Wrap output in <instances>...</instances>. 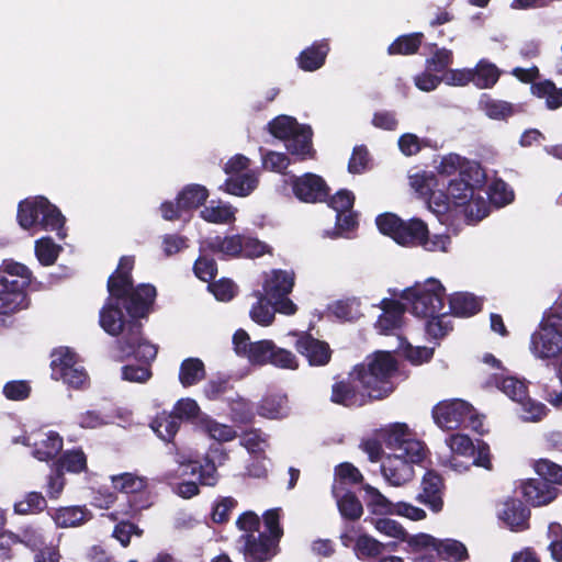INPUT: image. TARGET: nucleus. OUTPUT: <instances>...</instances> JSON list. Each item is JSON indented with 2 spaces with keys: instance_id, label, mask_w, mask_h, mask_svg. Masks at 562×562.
Segmentation results:
<instances>
[{
  "instance_id": "nucleus-27",
  "label": "nucleus",
  "mask_w": 562,
  "mask_h": 562,
  "mask_svg": "<svg viewBox=\"0 0 562 562\" xmlns=\"http://www.w3.org/2000/svg\"><path fill=\"white\" fill-rule=\"evenodd\" d=\"M57 528H77L90 521L92 513L86 506H61L48 512Z\"/></svg>"
},
{
  "instance_id": "nucleus-25",
  "label": "nucleus",
  "mask_w": 562,
  "mask_h": 562,
  "mask_svg": "<svg viewBox=\"0 0 562 562\" xmlns=\"http://www.w3.org/2000/svg\"><path fill=\"white\" fill-rule=\"evenodd\" d=\"M135 266L134 256H122L119 260L115 271L109 277L106 282L108 293L112 299H120L125 290L134 284L132 271Z\"/></svg>"
},
{
  "instance_id": "nucleus-29",
  "label": "nucleus",
  "mask_w": 562,
  "mask_h": 562,
  "mask_svg": "<svg viewBox=\"0 0 562 562\" xmlns=\"http://www.w3.org/2000/svg\"><path fill=\"white\" fill-rule=\"evenodd\" d=\"M329 50L330 47L327 40L315 41L296 57L299 68L307 72L319 69L324 66Z\"/></svg>"
},
{
  "instance_id": "nucleus-32",
  "label": "nucleus",
  "mask_w": 562,
  "mask_h": 562,
  "mask_svg": "<svg viewBox=\"0 0 562 562\" xmlns=\"http://www.w3.org/2000/svg\"><path fill=\"white\" fill-rule=\"evenodd\" d=\"M228 176L225 182L220 186V190L231 195L248 196L259 183L258 177L254 171Z\"/></svg>"
},
{
  "instance_id": "nucleus-57",
  "label": "nucleus",
  "mask_w": 562,
  "mask_h": 562,
  "mask_svg": "<svg viewBox=\"0 0 562 562\" xmlns=\"http://www.w3.org/2000/svg\"><path fill=\"white\" fill-rule=\"evenodd\" d=\"M47 507V502L41 492H29L23 501L14 504V513L19 515L38 514Z\"/></svg>"
},
{
  "instance_id": "nucleus-34",
  "label": "nucleus",
  "mask_w": 562,
  "mask_h": 562,
  "mask_svg": "<svg viewBox=\"0 0 562 562\" xmlns=\"http://www.w3.org/2000/svg\"><path fill=\"white\" fill-rule=\"evenodd\" d=\"M472 70L473 85L479 89H492L503 74L494 63L486 58L480 59Z\"/></svg>"
},
{
  "instance_id": "nucleus-59",
  "label": "nucleus",
  "mask_w": 562,
  "mask_h": 562,
  "mask_svg": "<svg viewBox=\"0 0 562 562\" xmlns=\"http://www.w3.org/2000/svg\"><path fill=\"white\" fill-rule=\"evenodd\" d=\"M363 482V475L350 462H342L335 468V483L333 485H356Z\"/></svg>"
},
{
  "instance_id": "nucleus-61",
  "label": "nucleus",
  "mask_w": 562,
  "mask_h": 562,
  "mask_svg": "<svg viewBox=\"0 0 562 562\" xmlns=\"http://www.w3.org/2000/svg\"><path fill=\"white\" fill-rule=\"evenodd\" d=\"M171 413L176 417V419L181 423L183 422H193L199 418L201 409L198 405L196 401L186 397L180 398L176 402L172 407Z\"/></svg>"
},
{
  "instance_id": "nucleus-55",
  "label": "nucleus",
  "mask_w": 562,
  "mask_h": 562,
  "mask_svg": "<svg viewBox=\"0 0 562 562\" xmlns=\"http://www.w3.org/2000/svg\"><path fill=\"white\" fill-rule=\"evenodd\" d=\"M249 347L250 348H248V353L245 358H247L251 364L265 366L270 362V358L274 348V342L272 340H258L249 345Z\"/></svg>"
},
{
  "instance_id": "nucleus-44",
  "label": "nucleus",
  "mask_w": 562,
  "mask_h": 562,
  "mask_svg": "<svg viewBox=\"0 0 562 562\" xmlns=\"http://www.w3.org/2000/svg\"><path fill=\"white\" fill-rule=\"evenodd\" d=\"M151 429L166 442L173 440L177 435L180 424L170 412L162 411L150 423Z\"/></svg>"
},
{
  "instance_id": "nucleus-63",
  "label": "nucleus",
  "mask_w": 562,
  "mask_h": 562,
  "mask_svg": "<svg viewBox=\"0 0 562 562\" xmlns=\"http://www.w3.org/2000/svg\"><path fill=\"white\" fill-rule=\"evenodd\" d=\"M424 147H431L430 140L427 138L420 139L413 133H405L398 138V148L407 157L417 155Z\"/></svg>"
},
{
  "instance_id": "nucleus-18",
  "label": "nucleus",
  "mask_w": 562,
  "mask_h": 562,
  "mask_svg": "<svg viewBox=\"0 0 562 562\" xmlns=\"http://www.w3.org/2000/svg\"><path fill=\"white\" fill-rule=\"evenodd\" d=\"M480 170L477 167H468L460 170L458 177L451 179L447 187V195L450 202L456 206H464L474 196V183L479 182L477 179Z\"/></svg>"
},
{
  "instance_id": "nucleus-33",
  "label": "nucleus",
  "mask_w": 562,
  "mask_h": 562,
  "mask_svg": "<svg viewBox=\"0 0 562 562\" xmlns=\"http://www.w3.org/2000/svg\"><path fill=\"white\" fill-rule=\"evenodd\" d=\"M259 416L268 419H281L288 416V396L281 393H267L257 406Z\"/></svg>"
},
{
  "instance_id": "nucleus-31",
  "label": "nucleus",
  "mask_w": 562,
  "mask_h": 562,
  "mask_svg": "<svg viewBox=\"0 0 562 562\" xmlns=\"http://www.w3.org/2000/svg\"><path fill=\"white\" fill-rule=\"evenodd\" d=\"M486 385L495 386L506 394L514 402H521L528 393V385L524 380H519L516 376L492 374L486 381Z\"/></svg>"
},
{
  "instance_id": "nucleus-46",
  "label": "nucleus",
  "mask_w": 562,
  "mask_h": 562,
  "mask_svg": "<svg viewBox=\"0 0 562 562\" xmlns=\"http://www.w3.org/2000/svg\"><path fill=\"white\" fill-rule=\"evenodd\" d=\"M423 318L427 319L425 330L431 339H442L453 329L450 314L447 312L435 313L432 316H424Z\"/></svg>"
},
{
  "instance_id": "nucleus-48",
  "label": "nucleus",
  "mask_w": 562,
  "mask_h": 562,
  "mask_svg": "<svg viewBox=\"0 0 562 562\" xmlns=\"http://www.w3.org/2000/svg\"><path fill=\"white\" fill-rule=\"evenodd\" d=\"M363 490L369 496L368 508L374 515H394L395 503L387 499L376 487L370 484L363 485Z\"/></svg>"
},
{
  "instance_id": "nucleus-64",
  "label": "nucleus",
  "mask_w": 562,
  "mask_h": 562,
  "mask_svg": "<svg viewBox=\"0 0 562 562\" xmlns=\"http://www.w3.org/2000/svg\"><path fill=\"white\" fill-rule=\"evenodd\" d=\"M31 385L25 380H12L3 385L2 393L9 401L20 402L30 397Z\"/></svg>"
},
{
  "instance_id": "nucleus-36",
  "label": "nucleus",
  "mask_w": 562,
  "mask_h": 562,
  "mask_svg": "<svg viewBox=\"0 0 562 562\" xmlns=\"http://www.w3.org/2000/svg\"><path fill=\"white\" fill-rule=\"evenodd\" d=\"M64 440L57 431H48L44 439L34 443L33 456L40 461L54 460L63 450Z\"/></svg>"
},
{
  "instance_id": "nucleus-35",
  "label": "nucleus",
  "mask_w": 562,
  "mask_h": 562,
  "mask_svg": "<svg viewBox=\"0 0 562 562\" xmlns=\"http://www.w3.org/2000/svg\"><path fill=\"white\" fill-rule=\"evenodd\" d=\"M210 192L206 187L198 183H190L182 188L177 194V201L186 212L196 210L209 199Z\"/></svg>"
},
{
  "instance_id": "nucleus-51",
  "label": "nucleus",
  "mask_w": 562,
  "mask_h": 562,
  "mask_svg": "<svg viewBox=\"0 0 562 562\" xmlns=\"http://www.w3.org/2000/svg\"><path fill=\"white\" fill-rule=\"evenodd\" d=\"M200 427L212 439H215L220 442L231 441L237 436L236 430L232 426L220 424L207 416L200 419Z\"/></svg>"
},
{
  "instance_id": "nucleus-23",
  "label": "nucleus",
  "mask_w": 562,
  "mask_h": 562,
  "mask_svg": "<svg viewBox=\"0 0 562 562\" xmlns=\"http://www.w3.org/2000/svg\"><path fill=\"white\" fill-rule=\"evenodd\" d=\"M379 307L382 310V314L378 317L375 327L381 334L389 335L402 327L406 311L403 303L385 297L380 302Z\"/></svg>"
},
{
  "instance_id": "nucleus-49",
  "label": "nucleus",
  "mask_w": 562,
  "mask_h": 562,
  "mask_svg": "<svg viewBox=\"0 0 562 562\" xmlns=\"http://www.w3.org/2000/svg\"><path fill=\"white\" fill-rule=\"evenodd\" d=\"M257 297L258 301L250 310V317L255 323L261 326H269L272 324L276 314L272 301L259 291L257 292Z\"/></svg>"
},
{
  "instance_id": "nucleus-6",
  "label": "nucleus",
  "mask_w": 562,
  "mask_h": 562,
  "mask_svg": "<svg viewBox=\"0 0 562 562\" xmlns=\"http://www.w3.org/2000/svg\"><path fill=\"white\" fill-rule=\"evenodd\" d=\"M120 352L128 358L134 357L139 364H125L122 367V379L132 383H146L153 376L151 363L158 353V346L144 337L137 339L119 338Z\"/></svg>"
},
{
  "instance_id": "nucleus-50",
  "label": "nucleus",
  "mask_w": 562,
  "mask_h": 562,
  "mask_svg": "<svg viewBox=\"0 0 562 562\" xmlns=\"http://www.w3.org/2000/svg\"><path fill=\"white\" fill-rule=\"evenodd\" d=\"M228 405L229 416L234 423L243 425L252 423L255 413L250 401L236 395L229 398Z\"/></svg>"
},
{
  "instance_id": "nucleus-30",
  "label": "nucleus",
  "mask_w": 562,
  "mask_h": 562,
  "mask_svg": "<svg viewBox=\"0 0 562 562\" xmlns=\"http://www.w3.org/2000/svg\"><path fill=\"white\" fill-rule=\"evenodd\" d=\"M482 301L469 292H456L449 296V314L456 317H471L481 312Z\"/></svg>"
},
{
  "instance_id": "nucleus-20",
  "label": "nucleus",
  "mask_w": 562,
  "mask_h": 562,
  "mask_svg": "<svg viewBox=\"0 0 562 562\" xmlns=\"http://www.w3.org/2000/svg\"><path fill=\"white\" fill-rule=\"evenodd\" d=\"M519 488L526 503L533 507L550 504L559 494L558 487L548 484L540 479H528L522 481Z\"/></svg>"
},
{
  "instance_id": "nucleus-19",
  "label": "nucleus",
  "mask_w": 562,
  "mask_h": 562,
  "mask_svg": "<svg viewBox=\"0 0 562 562\" xmlns=\"http://www.w3.org/2000/svg\"><path fill=\"white\" fill-rule=\"evenodd\" d=\"M296 351L306 358L312 367H324L331 360L333 350L328 342L304 333L295 341Z\"/></svg>"
},
{
  "instance_id": "nucleus-60",
  "label": "nucleus",
  "mask_w": 562,
  "mask_h": 562,
  "mask_svg": "<svg viewBox=\"0 0 562 562\" xmlns=\"http://www.w3.org/2000/svg\"><path fill=\"white\" fill-rule=\"evenodd\" d=\"M60 247L50 237H42L35 243V255L43 266H52L57 260Z\"/></svg>"
},
{
  "instance_id": "nucleus-62",
  "label": "nucleus",
  "mask_w": 562,
  "mask_h": 562,
  "mask_svg": "<svg viewBox=\"0 0 562 562\" xmlns=\"http://www.w3.org/2000/svg\"><path fill=\"white\" fill-rule=\"evenodd\" d=\"M262 167L266 170L285 175V170L291 164L286 154L268 150L261 155Z\"/></svg>"
},
{
  "instance_id": "nucleus-13",
  "label": "nucleus",
  "mask_w": 562,
  "mask_h": 562,
  "mask_svg": "<svg viewBox=\"0 0 562 562\" xmlns=\"http://www.w3.org/2000/svg\"><path fill=\"white\" fill-rule=\"evenodd\" d=\"M293 195L304 203H323L329 198L330 188L323 177L313 172L301 176L291 175L289 178Z\"/></svg>"
},
{
  "instance_id": "nucleus-10",
  "label": "nucleus",
  "mask_w": 562,
  "mask_h": 562,
  "mask_svg": "<svg viewBox=\"0 0 562 562\" xmlns=\"http://www.w3.org/2000/svg\"><path fill=\"white\" fill-rule=\"evenodd\" d=\"M386 448L404 453L412 461H424L427 448L420 440L413 439L408 426L404 423H394L379 432Z\"/></svg>"
},
{
  "instance_id": "nucleus-26",
  "label": "nucleus",
  "mask_w": 562,
  "mask_h": 562,
  "mask_svg": "<svg viewBox=\"0 0 562 562\" xmlns=\"http://www.w3.org/2000/svg\"><path fill=\"white\" fill-rule=\"evenodd\" d=\"M331 494L342 519L353 522L361 518L363 506L356 493L340 485H333Z\"/></svg>"
},
{
  "instance_id": "nucleus-14",
  "label": "nucleus",
  "mask_w": 562,
  "mask_h": 562,
  "mask_svg": "<svg viewBox=\"0 0 562 562\" xmlns=\"http://www.w3.org/2000/svg\"><path fill=\"white\" fill-rule=\"evenodd\" d=\"M431 415L438 427L454 430L472 418L473 407L463 400H445L432 407Z\"/></svg>"
},
{
  "instance_id": "nucleus-58",
  "label": "nucleus",
  "mask_w": 562,
  "mask_h": 562,
  "mask_svg": "<svg viewBox=\"0 0 562 562\" xmlns=\"http://www.w3.org/2000/svg\"><path fill=\"white\" fill-rule=\"evenodd\" d=\"M487 194L491 203L498 207L512 203L515 199L514 190L502 179H495L491 183Z\"/></svg>"
},
{
  "instance_id": "nucleus-21",
  "label": "nucleus",
  "mask_w": 562,
  "mask_h": 562,
  "mask_svg": "<svg viewBox=\"0 0 562 562\" xmlns=\"http://www.w3.org/2000/svg\"><path fill=\"white\" fill-rule=\"evenodd\" d=\"M26 289L14 281L0 280V315H10L27 307Z\"/></svg>"
},
{
  "instance_id": "nucleus-53",
  "label": "nucleus",
  "mask_w": 562,
  "mask_h": 562,
  "mask_svg": "<svg viewBox=\"0 0 562 562\" xmlns=\"http://www.w3.org/2000/svg\"><path fill=\"white\" fill-rule=\"evenodd\" d=\"M539 479L551 485H562V465L549 460L539 459L533 464Z\"/></svg>"
},
{
  "instance_id": "nucleus-3",
  "label": "nucleus",
  "mask_w": 562,
  "mask_h": 562,
  "mask_svg": "<svg viewBox=\"0 0 562 562\" xmlns=\"http://www.w3.org/2000/svg\"><path fill=\"white\" fill-rule=\"evenodd\" d=\"M355 368L362 389L369 390L371 397L375 401L387 397L394 391L395 385L392 379L398 367L391 352L375 351Z\"/></svg>"
},
{
  "instance_id": "nucleus-15",
  "label": "nucleus",
  "mask_w": 562,
  "mask_h": 562,
  "mask_svg": "<svg viewBox=\"0 0 562 562\" xmlns=\"http://www.w3.org/2000/svg\"><path fill=\"white\" fill-rule=\"evenodd\" d=\"M238 542L243 543L240 552L246 562H269L280 551L279 542L268 537L266 532L244 533Z\"/></svg>"
},
{
  "instance_id": "nucleus-17",
  "label": "nucleus",
  "mask_w": 562,
  "mask_h": 562,
  "mask_svg": "<svg viewBox=\"0 0 562 562\" xmlns=\"http://www.w3.org/2000/svg\"><path fill=\"white\" fill-rule=\"evenodd\" d=\"M423 461H412L404 453L389 454L381 464V471L385 480L394 486H401L414 477V464Z\"/></svg>"
},
{
  "instance_id": "nucleus-12",
  "label": "nucleus",
  "mask_w": 562,
  "mask_h": 562,
  "mask_svg": "<svg viewBox=\"0 0 562 562\" xmlns=\"http://www.w3.org/2000/svg\"><path fill=\"white\" fill-rule=\"evenodd\" d=\"M375 401L371 397L370 391L362 389L360 380L356 376V368L348 373L347 378L337 380L331 385L330 402L347 408L362 407Z\"/></svg>"
},
{
  "instance_id": "nucleus-45",
  "label": "nucleus",
  "mask_w": 562,
  "mask_h": 562,
  "mask_svg": "<svg viewBox=\"0 0 562 562\" xmlns=\"http://www.w3.org/2000/svg\"><path fill=\"white\" fill-rule=\"evenodd\" d=\"M304 126L292 116L279 115L268 123V131L273 137L286 142Z\"/></svg>"
},
{
  "instance_id": "nucleus-9",
  "label": "nucleus",
  "mask_w": 562,
  "mask_h": 562,
  "mask_svg": "<svg viewBox=\"0 0 562 562\" xmlns=\"http://www.w3.org/2000/svg\"><path fill=\"white\" fill-rule=\"evenodd\" d=\"M50 376L63 381L69 387L82 389L89 380L86 370L78 366L77 355L68 347H60L52 352Z\"/></svg>"
},
{
  "instance_id": "nucleus-56",
  "label": "nucleus",
  "mask_w": 562,
  "mask_h": 562,
  "mask_svg": "<svg viewBox=\"0 0 562 562\" xmlns=\"http://www.w3.org/2000/svg\"><path fill=\"white\" fill-rule=\"evenodd\" d=\"M202 465L198 461H189L184 467V473L195 474L199 472V480L202 485L214 486L217 482V470L214 462L210 459L205 460Z\"/></svg>"
},
{
  "instance_id": "nucleus-40",
  "label": "nucleus",
  "mask_w": 562,
  "mask_h": 562,
  "mask_svg": "<svg viewBox=\"0 0 562 562\" xmlns=\"http://www.w3.org/2000/svg\"><path fill=\"white\" fill-rule=\"evenodd\" d=\"M424 33L414 32L400 35L387 47V54L393 55H414L416 54L424 41Z\"/></svg>"
},
{
  "instance_id": "nucleus-8",
  "label": "nucleus",
  "mask_w": 562,
  "mask_h": 562,
  "mask_svg": "<svg viewBox=\"0 0 562 562\" xmlns=\"http://www.w3.org/2000/svg\"><path fill=\"white\" fill-rule=\"evenodd\" d=\"M446 289L436 279L416 283L402 291L401 297L412 305V313L418 317L432 316L445 307Z\"/></svg>"
},
{
  "instance_id": "nucleus-54",
  "label": "nucleus",
  "mask_w": 562,
  "mask_h": 562,
  "mask_svg": "<svg viewBox=\"0 0 562 562\" xmlns=\"http://www.w3.org/2000/svg\"><path fill=\"white\" fill-rule=\"evenodd\" d=\"M384 543L371 536L361 535L355 543V552L359 559H380L383 554Z\"/></svg>"
},
{
  "instance_id": "nucleus-7",
  "label": "nucleus",
  "mask_w": 562,
  "mask_h": 562,
  "mask_svg": "<svg viewBox=\"0 0 562 562\" xmlns=\"http://www.w3.org/2000/svg\"><path fill=\"white\" fill-rule=\"evenodd\" d=\"M375 224L381 234L389 236L401 246H419L428 234V226L423 220L413 217L404 221L390 212L378 215Z\"/></svg>"
},
{
  "instance_id": "nucleus-1",
  "label": "nucleus",
  "mask_w": 562,
  "mask_h": 562,
  "mask_svg": "<svg viewBox=\"0 0 562 562\" xmlns=\"http://www.w3.org/2000/svg\"><path fill=\"white\" fill-rule=\"evenodd\" d=\"M157 296L156 288L150 283H139L125 290L120 299L109 293L99 312V324L109 335L132 340L143 336L140 319L153 312Z\"/></svg>"
},
{
  "instance_id": "nucleus-5",
  "label": "nucleus",
  "mask_w": 562,
  "mask_h": 562,
  "mask_svg": "<svg viewBox=\"0 0 562 562\" xmlns=\"http://www.w3.org/2000/svg\"><path fill=\"white\" fill-rule=\"evenodd\" d=\"M113 488L126 496L125 504L121 505L120 514L133 519L137 518L144 509L153 505V495L148 479L134 472H124L111 475Z\"/></svg>"
},
{
  "instance_id": "nucleus-24",
  "label": "nucleus",
  "mask_w": 562,
  "mask_h": 562,
  "mask_svg": "<svg viewBox=\"0 0 562 562\" xmlns=\"http://www.w3.org/2000/svg\"><path fill=\"white\" fill-rule=\"evenodd\" d=\"M530 514V509L520 499L509 497L504 502L498 517L512 531L518 532L529 529Z\"/></svg>"
},
{
  "instance_id": "nucleus-22",
  "label": "nucleus",
  "mask_w": 562,
  "mask_h": 562,
  "mask_svg": "<svg viewBox=\"0 0 562 562\" xmlns=\"http://www.w3.org/2000/svg\"><path fill=\"white\" fill-rule=\"evenodd\" d=\"M294 283L295 273L293 271L273 269L266 276L261 293L271 301L288 296L292 292Z\"/></svg>"
},
{
  "instance_id": "nucleus-16",
  "label": "nucleus",
  "mask_w": 562,
  "mask_h": 562,
  "mask_svg": "<svg viewBox=\"0 0 562 562\" xmlns=\"http://www.w3.org/2000/svg\"><path fill=\"white\" fill-rule=\"evenodd\" d=\"M446 483L442 475L434 469L424 473L416 501L427 506L432 513H440L443 508Z\"/></svg>"
},
{
  "instance_id": "nucleus-38",
  "label": "nucleus",
  "mask_w": 562,
  "mask_h": 562,
  "mask_svg": "<svg viewBox=\"0 0 562 562\" xmlns=\"http://www.w3.org/2000/svg\"><path fill=\"white\" fill-rule=\"evenodd\" d=\"M480 105L486 116L497 121H505L518 112L513 103L493 99L488 94L482 95Z\"/></svg>"
},
{
  "instance_id": "nucleus-28",
  "label": "nucleus",
  "mask_w": 562,
  "mask_h": 562,
  "mask_svg": "<svg viewBox=\"0 0 562 562\" xmlns=\"http://www.w3.org/2000/svg\"><path fill=\"white\" fill-rule=\"evenodd\" d=\"M312 137L313 131L311 126L305 125L285 142V148L294 157L295 161L315 158L316 150L313 148Z\"/></svg>"
},
{
  "instance_id": "nucleus-11",
  "label": "nucleus",
  "mask_w": 562,
  "mask_h": 562,
  "mask_svg": "<svg viewBox=\"0 0 562 562\" xmlns=\"http://www.w3.org/2000/svg\"><path fill=\"white\" fill-rule=\"evenodd\" d=\"M530 351L542 360L558 358L562 353V326L543 316L531 335Z\"/></svg>"
},
{
  "instance_id": "nucleus-2",
  "label": "nucleus",
  "mask_w": 562,
  "mask_h": 562,
  "mask_svg": "<svg viewBox=\"0 0 562 562\" xmlns=\"http://www.w3.org/2000/svg\"><path fill=\"white\" fill-rule=\"evenodd\" d=\"M272 256L273 248L249 233L215 235L199 241V256L193 263V273L202 282L214 281L218 273L217 262L232 259H257Z\"/></svg>"
},
{
  "instance_id": "nucleus-37",
  "label": "nucleus",
  "mask_w": 562,
  "mask_h": 562,
  "mask_svg": "<svg viewBox=\"0 0 562 562\" xmlns=\"http://www.w3.org/2000/svg\"><path fill=\"white\" fill-rule=\"evenodd\" d=\"M236 212L237 210L229 203L218 201L215 205L214 201H211L210 205L201 210L200 217L212 224H231L236 221Z\"/></svg>"
},
{
  "instance_id": "nucleus-52",
  "label": "nucleus",
  "mask_w": 562,
  "mask_h": 562,
  "mask_svg": "<svg viewBox=\"0 0 562 562\" xmlns=\"http://www.w3.org/2000/svg\"><path fill=\"white\" fill-rule=\"evenodd\" d=\"M16 543L23 544L31 551H36L45 544V537L42 529L34 525H25L15 532Z\"/></svg>"
},
{
  "instance_id": "nucleus-43",
  "label": "nucleus",
  "mask_w": 562,
  "mask_h": 562,
  "mask_svg": "<svg viewBox=\"0 0 562 562\" xmlns=\"http://www.w3.org/2000/svg\"><path fill=\"white\" fill-rule=\"evenodd\" d=\"M532 94L546 99V105L550 110L562 106V88H558L551 80H542L531 85Z\"/></svg>"
},
{
  "instance_id": "nucleus-39",
  "label": "nucleus",
  "mask_w": 562,
  "mask_h": 562,
  "mask_svg": "<svg viewBox=\"0 0 562 562\" xmlns=\"http://www.w3.org/2000/svg\"><path fill=\"white\" fill-rule=\"evenodd\" d=\"M0 272L3 274L0 280H5V282L14 281L23 288H29L31 284V270L13 259H4L0 266Z\"/></svg>"
},
{
  "instance_id": "nucleus-47",
  "label": "nucleus",
  "mask_w": 562,
  "mask_h": 562,
  "mask_svg": "<svg viewBox=\"0 0 562 562\" xmlns=\"http://www.w3.org/2000/svg\"><path fill=\"white\" fill-rule=\"evenodd\" d=\"M435 551L442 560L462 562L469 559L467 547L454 539L438 540Z\"/></svg>"
},
{
  "instance_id": "nucleus-41",
  "label": "nucleus",
  "mask_w": 562,
  "mask_h": 562,
  "mask_svg": "<svg viewBox=\"0 0 562 562\" xmlns=\"http://www.w3.org/2000/svg\"><path fill=\"white\" fill-rule=\"evenodd\" d=\"M205 378V367L199 358L184 359L179 368V381L184 387L198 384Z\"/></svg>"
},
{
  "instance_id": "nucleus-42",
  "label": "nucleus",
  "mask_w": 562,
  "mask_h": 562,
  "mask_svg": "<svg viewBox=\"0 0 562 562\" xmlns=\"http://www.w3.org/2000/svg\"><path fill=\"white\" fill-rule=\"evenodd\" d=\"M64 474L81 473L87 470V456L81 449H71L61 453V456L53 462Z\"/></svg>"
},
{
  "instance_id": "nucleus-4",
  "label": "nucleus",
  "mask_w": 562,
  "mask_h": 562,
  "mask_svg": "<svg viewBox=\"0 0 562 562\" xmlns=\"http://www.w3.org/2000/svg\"><path fill=\"white\" fill-rule=\"evenodd\" d=\"M16 220L24 229L40 226L44 231H55L64 237L65 216L59 209L45 196L38 195L21 201L18 205Z\"/></svg>"
}]
</instances>
